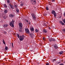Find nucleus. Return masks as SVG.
I'll return each mask as SVG.
<instances>
[{
  "label": "nucleus",
  "mask_w": 65,
  "mask_h": 65,
  "mask_svg": "<svg viewBox=\"0 0 65 65\" xmlns=\"http://www.w3.org/2000/svg\"><path fill=\"white\" fill-rule=\"evenodd\" d=\"M63 16H64V17H65V12H64L63 14Z\"/></svg>",
  "instance_id": "obj_41"
},
{
  "label": "nucleus",
  "mask_w": 65,
  "mask_h": 65,
  "mask_svg": "<svg viewBox=\"0 0 65 65\" xmlns=\"http://www.w3.org/2000/svg\"><path fill=\"white\" fill-rule=\"evenodd\" d=\"M60 65H64V64H59Z\"/></svg>",
  "instance_id": "obj_44"
},
{
  "label": "nucleus",
  "mask_w": 65,
  "mask_h": 65,
  "mask_svg": "<svg viewBox=\"0 0 65 65\" xmlns=\"http://www.w3.org/2000/svg\"><path fill=\"white\" fill-rule=\"evenodd\" d=\"M8 26V24H6V25H4V28H6V27H7V26Z\"/></svg>",
  "instance_id": "obj_16"
},
{
  "label": "nucleus",
  "mask_w": 65,
  "mask_h": 65,
  "mask_svg": "<svg viewBox=\"0 0 65 65\" xmlns=\"http://www.w3.org/2000/svg\"><path fill=\"white\" fill-rule=\"evenodd\" d=\"M43 40H45V38H44V37L43 38Z\"/></svg>",
  "instance_id": "obj_38"
},
{
  "label": "nucleus",
  "mask_w": 65,
  "mask_h": 65,
  "mask_svg": "<svg viewBox=\"0 0 65 65\" xmlns=\"http://www.w3.org/2000/svg\"><path fill=\"white\" fill-rule=\"evenodd\" d=\"M4 33L5 34H6L7 33V32H6L5 31L4 32Z\"/></svg>",
  "instance_id": "obj_37"
},
{
  "label": "nucleus",
  "mask_w": 65,
  "mask_h": 65,
  "mask_svg": "<svg viewBox=\"0 0 65 65\" xmlns=\"http://www.w3.org/2000/svg\"><path fill=\"white\" fill-rule=\"evenodd\" d=\"M4 12L5 13H7L8 12V11L7 10L5 9L4 10Z\"/></svg>",
  "instance_id": "obj_14"
},
{
  "label": "nucleus",
  "mask_w": 65,
  "mask_h": 65,
  "mask_svg": "<svg viewBox=\"0 0 65 65\" xmlns=\"http://www.w3.org/2000/svg\"><path fill=\"white\" fill-rule=\"evenodd\" d=\"M15 21L12 20V21L9 24V25L12 27H14V24Z\"/></svg>",
  "instance_id": "obj_2"
},
{
  "label": "nucleus",
  "mask_w": 65,
  "mask_h": 65,
  "mask_svg": "<svg viewBox=\"0 0 65 65\" xmlns=\"http://www.w3.org/2000/svg\"><path fill=\"white\" fill-rule=\"evenodd\" d=\"M49 29H51V28H50V27L49 28Z\"/></svg>",
  "instance_id": "obj_46"
},
{
  "label": "nucleus",
  "mask_w": 65,
  "mask_h": 65,
  "mask_svg": "<svg viewBox=\"0 0 65 65\" xmlns=\"http://www.w3.org/2000/svg\"><path fill=\"white\" fill-rule=\"evenodd\" d=\"M56 61V59H53L52 60L53 62H54V61Z\"/></svg>",
  "instance_id": "obj_28"
},
{
  "label": "nucleus",
  "mask_w": 65,
  "mask_h": 65,
  "mask_svg": "<svg viewBox=\"0 0 65 65\" xmlns=\"http://www.w3.org/2000/svg\"><path fill=\"white\" fill-rule=\"evenodd\" d=\"M16 35L18 37V38H20V35H19V34H16Z\"/></svg>",
  "instance_id": "obj_18"
},
{
  "label": "nucleus",
  "mask_w": 65,
  "mask_h": 65,
  "mask_svg": "<svg viewBox=\"0 0 65 65\" xmlns=\"http://www.w3.org/2000/svg\"><path fill=\"white\" fill-rule=\"evenodd\" d=\"M63 32H65V28L63 29L62 30Z\"/></svg>",
  "instance_id": "obj_27"
},
{
  "label": "nucleus",
  "mask_w": 65,
  "mask_h": 65,
  "mask_svg": "<svg viewBox=\"0 0 65 65\" xmlns=\"http://www.w3.org/2000/svg\"><path fill=\"white\" fill-rule=\"evenodd\" d=\"M25 30L26 33H27V34H30V32L29 31V30L28 28H26L25 29Z\"/></svg>",
  "instance_id": "obj_6"
},
{
  "label": "nucleus",
  "mask_w": 65,
  "mask_h": 65,
  "mask_svg": "<svg viewBox=\"0 0 65 65\" xmlns=\"http://www.w3.org/2000/svg\"><path fill=\"white\" fill-rule=\"evenodd\" d=\"M19 25L20 27L22 28V26H23V24L21 23H20L19 24Z\"/></svg>",
  "instance_id": "obj_11"
},
{
  "label": "nucleus",
  "mask_w": 65,
  "mask_h": 65,
  "mask_svg": "<svg viewBox=\"0 0 65 65\" xmlns=\"http://www.w3.org/2000/svg\"><path fill=\"white\" fill-rule=\"evenodd\" d=\"M20 29L19 30V31L20 32H22V29L21 28H20Z\"/></svg>",
  "instance_id": "obj_17"
},
{
  "label": "nucleus",
  "mask_w": 65,
  "mask_h": 65,
  "mask_svg": "<svg viewBox=\"0 0 65 65\" xmlns=\"http://www.w3.org/2000/svg\"><path fill=\"white\" fill-rule=\"evenodd\" d=\"M43 32L44 33H47V30H46V29H44V30H43Z\"/></svg>",
  "instance_id": "obj_13"
},
{
  "label": "nucleus",
  "mask_w": 65,
  "mask_h": 65,
  "mask_svg": "<svg viewBox=\"0 0 65 65\" xmlns=\"http://www.w3.org/2000/svg\"><path fill=\"white\" fill-rule=\"evenodd\" d=\"M52 2H54L55 1V0H51Z\"/></svg>",
  "instance_id": "obj_33"
},
{
  "label": "nucleus",
  "mask_w": 65,
  "mask_h": 65,
  "mask_svg": "<svg viewBox=\"0 0 65 65\" xmlns=\"http://www.w3.org/2000/svg\"><path fill=\"white\" fill-rule=\"evenodd\" d=\"M13 15H12L11 14H10L9 15V17L11 18H13Z\"/></svg>",
  "instance_id": "obj_15"
},
{
  "label": "nucleus",
  "mask_w": 65,
  "mask_h": 65,
  "mask_svg": "<svg viewBox=\"0 0 65 65\" xmlns=\"http://www.w3.org/2000/svg\"><path fill=\"white\" fill-rule=\"evenodd\" d=\"M44 15H45V16H46V14H44Z\"/></svg>",
  "instance_id": "obj_45"
},
{
  "label": "nucleus",
  "mask_w": 65,
  "mask_h": 65,
  "mask_svg": "<svg viewBox=\"0 0 65 65\" xmlns=\"http://www.w3.org/2000/svg\"><path fill=\"white\" fill-rule=\"evenodd\" d=\"M6 18H7V17L6 16H4V19H6Z\"/></svg>",
  "instance_id": "obj_34"
},
{
  "label": "nucleus",
  "mask_w": 65,
  "mask_h": 65,
  "mask_svg": "<svg viewBox=\"0 0 65 65\" xmlns=\"http://www.w3.org/2000/svg\"><path fill=\"white\" fill-rule=\"evenodd\" d=\"M25 38V36L24 35H22V36H20V38L19 39L20 40H21V41H23L24 40V38Z\"/></svg>",
  "instance_id": "obj_5"
},
{
  "label": "nucleus",
  "mask_w": 65,
  "mask_h": 65,
  "mask_svg": "<svg viewBox=\"0 0 65 65\" xmlns=\"http://www.w3.org/2000/svg\"><path fill=\"white\" fill-rule=\"evenodd\" d=\"M9 5L10 6L11 8H12V9H14V6H13V5H12L11 4H10Z\"/></svg>",
  "instance_id": "obj_9"
},
{
  "label": "nucleus",
  "mask_w": 65,
  "mask_h": 65,
  "mask_svg": "<svg viewBox=\"0 0 65 65\" xmlns=\"http://www.w3.org/2000/svg\"><path fill=\"white\" fill-rule=\"evenodd\" d=\"M16 11L17 12H19V9H17Z\"/></svg>",
  "instance_id": "obj_31"
},
{
  "label": "nucleus",
  "mask_w": 65,
  "mask_h": 65,
  "mask_svg": "<svg viewBox=\"0 0 65 65\" xmlns=\"http://www.w3.org/2000/svg\"><path fill=\"white\" fill-rule=\"evenodd\" d=\"M46 65H50V63H48V62H47V63H46Z\"/></svg>",
  "instance_id": "obj_32"
},
{
  "label": "nucleus",
  "mask_w": 65,
  "mask_h": 65,
  "mask_svg": "<svg viewBox=\"0 0 65 65\" xmlns=\"http://www.w3.org/2000/svg\"><path fill=\"white\" fill-rule=\"evenodd\" d=\"M32 17V20L34 21H35L36 20V15L35 14L32 13L31 14Z\"/></svg>",
  "instance_id": "obj_1"
},
{
  "label": "nucleus",
  "mask_w": 65,
  "mask_h": 65,
  "mask_svg": "<svg viewBox=\"0 0 65 65\" xmlns=\"http://www.w3.org/2000/svg\"><path fill=\"white\" fill-rule=\"evenodd\" d=\"M14 6L15 7H16V8H17V6L16 5H14Z\"/></svg>",
  "instance_id": "obj_36"
},
{
  "label": "nucleus",
  "mask_w": 65,
  "mask_h": 65,
  "mask_svg": "<svg viewBox=\"0 0 65 65\" xmlns=\"http://www.w3.org/2000/svg\"><path fill=\"white\" fill-rule=\"evenodd\" d=\"M4 6L5 7V8H6V7H7V5L5 4H4Z\"/></svg>",
  "instance_id": "obj_24"
},
{
  "label": "nucleus",
  "mask_w": 65,
  "mask_h": 65,
  "mask_svg": "<svg viewBox=\"0 0 65 65\" xmlns=\"http://www.w3.org/2000/svg\"><path fill=\"white\" fill-rule=\"evenodd\" d=\"M54 47L55 49H57V48H58V45H57L56 44H54Z\"/></svg>",
  "instance_id": "obj_10"
},
{
  "label": "nucleus",
  "mask_w": 65,
  "mask_h": 65,
  "mask_svg": "<svg viewBox=\"0 0 65 65\" xmlns=\"http://www.w3.org/2000/svg\"><path fill=\"white\" fill-rule=\"evenodd\" d=\"M7 49H8V47L6 46L5 47V50H7Z\"/></svg>",
  "instance_id": "obj_30"
},
{
  "label": "nucleus",
  "mask_w": 65,
  "mask_h": 65,
  "mask_svg": "<svg viewBox=\"0 0 65 65\" xmlns=\"http://www.w3.org/2000/svg\"><path fill=\"white\" fill-rule=\"evenodd\" d=\"M61 63V62L59 61V62H57V64H59V63Z\"/></svg>",
  "instance_id": "obj_43"
},
{
  "label": "nucleus",
  "mask_w": 65,
  "mask_h": 65,
  "mask_svg": "<svg viewBox=\"0 0 65 65\" xmlns=\"http://www.w3.org/2000/svg\"><path fill=\"white\" fill-rule=\"evenodd\" d=\"M35 31L36 32H38L39 31V30H37V29H36L35 30Z\"/></svg>",
  "instance_id": "obj_26"
},
{
  "label": "nucleus",
  "mask_w": 65,
  "mask_h": 65,
  "mask_svg": "<svg viewBox=\"0 0 65 65\" xmlns=\"http://www.w3.org/2000/svg\"><path fill=\"white\" fill-rule=\"evenodd\" d=\"M62 21L65 24V19H64L62 20Z\"/></svg>",
  "instance_id": "obj_25"
},
{
  "label": "nucleus",
  "mask_w": 65,
  "mask_h": 65,
  "mask_svg": "<svg viewBox=\"0 0 65 65\" xmlns=\"http://www.w3.org/2000/svg\"><path fill=\"white\" fill-rule=\"evenodd\" d=\"M29 35L30 36V37L32 38H33V36H34V34H33V33H29Z\"/></svg>",
  "instance_id": "obj_7"
},
{
  "label": "nucleus",
  "mask_w": 65,
  "mask_h": 65,
  "mask_svg": "<svg viewBox=\"0 0 65 65\" xmlns=\"http://www.w3.org/2000/svg\"><path fill=\"white\" fill-rule=\"evenodd\" d=\"M21 6H23V4H21Z\"/></svg>",
  "instance_id": "obj_39"
},
{
  "label": "nucleus",
  "mask_w": 65,
  "mask_h": 65,
  "mask_svg": "<svg viewBox=\"0 0 65 65\" xmlns=\"http://www.w3.org/2000/svg\"><path fill=\"white\" fill-rule=\"evenodd\" d=\"M7 3H10V1L9 0H7Z\"/></svg>",
  "instance_id": "obj_23"
},
{
  "label": "nucleus",
  "mask_w": 65,
  "mask_h": 65,
  "mask_svg": "<svg viewBox=\"0 0 65 65\" xmlns=\"http://www.w3.org/2000/svg\"><path fill=\"white\" fill-rule=\"evenodd\" d=\"M30 2H32V4L33 5H36V0H31L30 1Z\"/></svg>",
  "instance_id": "obj_4"
},
{
  "label": "nucleus",
  "mask_w": 65,
  "mask_h": 65,
  "mask_svg": "<svg viewBox=\"0 0 65 65\" xmlns=\"http://www.w3.org/2000/svg\"><path fill=\"white\" fill-rule=\"evenodd\" d=\"M63 53V51H60L59 52V54H60V55H61V54H62Z\"/></svg>",
  "instance_id": "obj_19"
},
{
  "label": "nucleus",
  "mask_w": 65,
  "mask_h": 65,
  "mask_svg": "<svg viewBox=\"0 0 65 65\" xmlns=\"http://www.w3.org/2000/svg\"><path fill=\"white\" fill-rule=\"evenodd\" d=\"M29 24H30V23H29Z\"/></svg>",
  "instance_id": "obj_47"
},
{
  "label": "nucleus",
  "mask_w": 65,
  "mask_h": 65,
  "mask_svg": "<svg viewBox=\"0 0 65 65\" xmlns=\"http://www.w3.org/2000/svg\"><path fill=\"white\" fill-rule=\"evenodd\" d=\"M59 23L60 24V25H62V26L63 25H65V24L62 21H59Z\"/></svg>",
  "instance_id": "obj_8"
},
{
  "label": "nucleus",
  "mask_w": 65,
  "mask_h": 65,
  "mask_svg": "<svg viewBox=\"0 0 65 65\" xmlns=\"http://www.w3.org/2000/svg\"><path fill=\"white\" fill-rule=\"evenodd\" d=\"M56 40L54 38H52V41H56Z\"/></svg>",
  "instance_id": "obj_29"
},
{
  "label": "nucleus",
  "mask_w": 65,
  "mask_h": 65,
  "mask_svg": "<svg viewBox=\"0 0 65 65\" xmlns=\"http://www.w3.org/2000/svg\"><path fill=\"white\" fill-rule=\"evenodd\" d=\"M25 20L26 22H28V21L26 19H25Z\"/></svg>",
  "instance_id": "obj_40"
},
{
  "label": "nucleus",
  "mask_w": 65,
  "mask_h": 65,
  "mask_svg": "<svg viewBox=\"0 0 65 65\" xmlns=\"http://www.w3.org/2000/svg\"><path fill=\"white\" fill-rule=\"evenodd\" d=\"M12 46L13 47V43H12Z\"/></svg>",
  "instance_id": "obj_35"
},
{
  "label": "nucleus",
  "mask_w": 65,
  "mask_h": 65,
  "mask_svg": "<svg viewBox=\"0 0 65 65\" xmlns=\"http://www.w3.org/2000/svg\"><path fill=\"white\" fill-rule=\"evenodd\" d=\"M46 9L47 10H48V6H46Z\"/></svg>",
  "instance_id": "obj_20"
},
{
  "label": "nucleus",
  "mask_w": 65,
  "mask_h": 65,
  "mask_svg": "<svg viewBox=\"0 0 65 65\" xmlns=\"http://www.w3.org/2000/svg\"><path fill=\"white\" fill-rule=\"evenodd\" d=\"M52 39H53V38H52V39H50L49 40L50 42L52 41H53Z\"/></svg>",
  "instance_id": "obj_22"
},
{
  "label": "nucleus",
  "mask_w": 65,
  "mask_h": 65,
  "mask_svg": "<svg viewBox=\"0 0 65 65\" xmlns=\"http://www.w3.org/2000/svg\"><path fill=\"white\" fill-rule=\"evenodd\" d=\"M51 13L52 14L54 15V17L56 18L57 17V14H56V12L55 10H52Z\"/></svg>",
  "instance_id": "obj_3"
},
{
  "label": "nucleus",
  "mask_w": 65,
  "mask_h": 65,
  "mask_svg": "<svg viewBox=\"0 0 65 65\" xmlns=\"http://www.w3.org/2000/svg\"><path fill=\"white\" fill-rule=\"evenodd\" d=\"M2 41L4 44V45H5V42L4 41V40H3Z\"/></svg>",
  "instance_id": "obj_21"
},
{
  "label": "nucleus",
  "mask_w": 65,
  "mask_h": 65,
  "mask_svg": "<svg viewBox=\"0 0 65 65\" xmlns=\"http://www.w3.org/2000/svg\"><path fill=\"white\" fill-rule=\"evenodd\" d=\"M30 30L32 32H34V28L32 27L31 28Z\"/></svg>",
  "instance_id": "obj_12"
},
{
  "label": "nucleus",
  "mask_w": 65,
  "mask_h": 65,
  "mask_svg": "<svg viewBox=\"0 0 65 65\" xmlns=\"http://www.w3.org/2000/svg\"><path fill=\"white\" fill-rule=\"evenodd\" d=\"M44 25H45V26H46V24L44 23Z\"/></svg>",
  "instance_id": "obj_42"
}]
</instances>
